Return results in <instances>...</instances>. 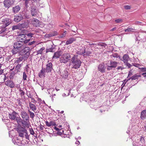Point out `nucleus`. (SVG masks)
<instances>
[{
	"label": "nucleus",
	"mask_w": 146,
	"mask_h": 146,
	"mask_svg": "<svg viewBox=\"0 0 146 146\" xmlns=\"http://www.w3.org/2000/svg\"><path fill=\"white\" fill-rule=\"evenodd\" d=\"M10 20L8 18H5L2 21L0 24V35L3 36L7 34L9 31L7 30L5 27L11 23Z\"/></svg>",
	"instance_id": "1"
},
{
	"label": "nucleus",
	"mask_w": 146,
	"mask_h": 146,
	"mask_svg": "<svg viewBox=\"0 0 146 146\" xmlns=\"http://www.w3.org/2000/svg\"><path fill=\"white\" fill-rule=\"evenodd\" d=\"M25 44L21 42L18 41L16 42L13 44V48L11 52L13 54H16L17 53L20 52L24 47Z\"/></svg>",
	"instance_id": "2"
},
{
	"label": "nucleus",
	"mask_w": 146,
	"mask_h": 146,
	"mask_svg": "<svg viewBox=\"0 0 146 146\" xmlns=\"http://www.w3.org/2000/svg\"><path fill=\"white\" fill-rule=\"evenodd\" d=\"M78 55H74L71 59V63L72 64L73 68L78 69L81 66L82 62L81 60L77 58Z\"/></svg>",
	"instance_id": "3"
},
{
	"label": "nucleus",
	"mask_w": 146,
	"mask_h": 146,
	"mask_svg": "<svg viewBox=\"0 0 146 146\" xmlns=\"http://www.w3.org/2000/svg\"><path fill=\"white\" fill-rule=\"evenodd\" d=\"M21 116L22 118L26 127H29L30 126L29 121V114L25 111L21 110Z\"/></svg>",
	"instance_id": "4"
},
{
	"label": "nucleus",
	"mask_w": 146,
	"mask_h": 146,
	"mask_svg": "<svg viewBox=\"0 0 146 146\" xmlns=\"http://www.w3.org/2000/svg\"><path fill=\"white\" fill-rule=\"evenodd\" d=\"M70 54L69 52H65L63 54L60 58V63H66L70 60Z\"/></svg>",
	"instance_id": "5"
},
{
	"label": "nucleus",
	"mask_w": 146,
	"mask_h": 146,
	"mask_svg": "<svg viewBox=\"0 0 146 146\" xmlns=\"http://www.w3.org/2000/svg\"><path fill=\"white\" fill-rule=\"evenodd\" d=\"M118 62L113 61L112 60H110V65L108 66L107 70L108 71L112 70L113 68H115L117 67Z\"/></svg>",
	"instance_id": "6"
},
{
	"label": "nucleus",
	"mask_w": 146,
	"mask_h": 146,
	"mask_svg": "<svg viewBox=\"0 0 146 146\" xmlns=\"http://www.w3.org/2000/svg\"><path fill=\"white\" fill-rule=\"evenodd\" d=\"M30 40V39H27L26 36L25 35H23L19 37L18 41L22 42L23 44H25L27 43Z\"/></svg>",
	"instance_id": "7"
},
{
	"label": "nucleus",
	"mask_w": 146,
	"mask_h": 146,
	"mask_svg": "<svg viewBox=\"0 0 146 146\" xmlns=\"http://www.w3.org/2000/svg\"><path fill=\"white\" fill-rule=\"evenodd\" d=\"M45 70H46V72L47 73L50 72L53 70L52 64L51 62H49V61H48L47 63L46 64Z\"/></svg>",
	"instance_id": "8"
},
{
	"label": "nucleus",
	"mask_w": 146,
	"mask_h": 146,
	"mask_svg": "<svg viewBox=\"0 0 146 146\" xmlns=\"http://www.w3.org/2000/svg\"><path fill=\"white\" fill-rule=\"evenodd\" d=\"M10 110L11 111L10 113H9V118L12 120H15L16 118V116L17 115V113L13 111V110L11 109Z\"/></svg>",
	"instance_id": "9"
},
{
	"label": "nucleus",
	"mask_w": 146,
	"mask_h": 146,
	"mask_svg": "<svg viewBox=\"0 0 146 146\" xmlns=\"http://www.w3.org/2000/svg\"><path fill=\"white\" fill-rule=\"evenodd\" d=\"M5 84L11 88H13L15 86V83L11 80H8L5 82Z\"/></svg>",
	"instance_id": "10"
},
{
	"label": "nucleus",
	"mask_w": 146,
	"mask_h": 146,
	"mask_svg": "<svg viewBox=\"0 0 146 146\" xmlns=\"http://www.w3.org/2000/svg\"><path fill=\"white\" fill-rule=\"evenodd\" d=\"M28 58V55L24 54L21 55L19 58H17V60H16V61L17 63H19L22 61H25Z\"/></svg>",
	"instance_id": "11"
},
{
	"label": "nucleus",
	"mask_w": 146,
	"mask_h": 146,
	"mask_svg": "<svg viewBox=\"0 0 146 146\" xmlns=\"http://www.w3.org/2000/svg\"><path fill=\"white\" fill-rule=\"evenodd\" d=\"M17 131L19 133V136L20 137H23L24 134L27 131L24 128L21 127L19 128L18 129Z\"/></svg>",
	"instance_id": "12"
},
{
	"label": "nucleus",
	"mask_w": 146,
	"mask_h": 146,
	"mask_svg": "<svg viewBox=\"0 0 146 146\" xmlns=\"http://www.w3.org/2000/svg\"><path fill=\"white\" fill-rule=\"evenodd\" d=\"M106 67L103 63L100 64L98 66V69L99 71L102 73L105 72Z\"/></svg>",
	"instance_id": "13"
},
{
	"label": "nucleus",
	"mask_w": 146,
	"mask_h": 146,
	"mask_svg": "<svg viewBox=\"0 0 146 146\" xmlns=\"http://www.w3.org/2000/svg\"><path fill=\"white\" fill-rule=\"evenodd\" d=\"M30 50V48L28 47H26L25 45L24 46V47L23 49L21 50L22 52L24 53H25L24 54H26L27 55H28V57L29 56V51Z\"/></svg>",
	"instance_id": "14"
},
{
	"label": "nucleus",
	"mask_w": 146,
	"mask_h": 146,
	"mask_svg": "<svg viewBox=\"0 0 146 146\" xmlns=\"http://www.w3.org/2000/svg\"><path fill=\"white\" fill-rule=\"evenodd\" d=\"M3 3L5 7L7 9L9 8L13 4L10 0H5Z\"/></svg>",
	"instance_id": "15"
},
{
	"label": "nucleus",
	"mask_w": 146,
	"mask_h": 146,
	"mask_svg": "<svg viewBox=\"0 0 146 146\" xmlns=\"http://www.w3.org/2000/svg\"><path fill=\"white\" fill-rule=\"evenodd\" d=\"M129 58L128 55L127 54H125L123 55L122 58H120V60L123 61L124 63H127L128 60H129Z\"/></svg>",
	"instance_id": "16"
},
{
	"label": "nucleus",
	"mask_w": 146,
	"mask_h": 146,
	"mask_svg": "<svg viewBox=\"0 0 146 146\" xmlns=\"http://www.w3.org/2000/svg\"><path fill=\"white\" fill-rule=\"evenodd\" d=\"M68 70V69H65L60 74L61 76H62L64 78L67 79L68 77L69 73Z\"/></svg>",
	"instance_id": "17"
},
{
	"label": "nucleus",
	"mask_w": 146,
	"mask_h": 146,
	"mask_svg": "<svg viewBox=\"0 0 146 146\" xmlns=\"http://www.w3.org/2000/svg\"><path fill=\"white\" fill-rule=\"evenodd\" d=\"M23 17L21 14H19L18 15L15 16L14 17V21L17 22H18L22 20Z\"/></svg>",
	"instance_id": "18"
},
{
	"label": "nucleus",
	"mask_w": 146,
	"mask_h": 146,
	"mask_svg": "<svg viewBox=\"0 0 146 146\" xmlns=\"http://www.w3.org/2000/svg\"><path fill=\"white\" fill-rule=\"evenodd\" d=\"M40 21L37 19H34L32 21V23L34 26L38 27L39 26Z\"/></svg>",
	"instance_id": "19"
},
{
	"label": "nucleus",
	"mask_w": 146,
	"mask_h": 146,
	"mask_svg": "<svg viewBox=\"0 0 146 146\" xmlns=\"http://www.w3.org/2000/svg\"><path fill=\"white\" fill-rule=\"evenodd\" d=\"M46 72V70L45 68L42 67L41 70L38 74V76L40 78H42L43 76L44 77L45 73Z\"/></svg>",
	"instance_id": "20"
},
{
	"label": "nucleus",
	"mask_w": 146,
	"mask_h": 146,
	"mask_svg": "<svg viewBox=\"0 0 146 146\" xmlns=\"http://www.w3.org/2000/svg\"><path fill=\"white\" fill-rule=\"evenodd\" d=\"M31 14L33 16H35L37 14V9L35 7L31 8Z\"/></svg>",
	"instance_id": "21"
},
{
	"label": "nucleus",
	"mask_w": 146,
	"mask_h": 146,
	"mask_svg": "<svg viewBox=\"0 0 146 146\" xmlns=\"http://www.w3.org/2000/svg\"><path fill=\"white\" fill-rule=\"evenodd\" d=\"M20 9V7L19 5L13 7V11L14 13H16L19 11Z\"/></svg>",
	"instance_id": "22"
},
{
	"label": "nucleus",
	"mask_w": 146,
	"mask_h": 146,
	"mask_svg": "<svg viewBox=\"0 0 146 146\" xmlns=\"http://www.w3.org/2000/svg\"><path fill=\"white\" fill-rule=\"evenodd\" d=\"M110 56H111L112 60H115V58H118L119 59H120V56L117 53L113 54Z\"/></svg>",
	"instance_id": "23"
},
{
	"label": "nucleus",
	"mask_w": 146,
	"mask_h": 146,
	"mask_svg": "<svg viewBox=\"0 0 146 146\" xmlns=\"http://www.w3.org/2000/svg\"><path fill=\"white\" fill-rule=\"evenodd\" d=\"M137 141L139 143V145L140 146H143L145 143L144 139L143 138H140V140L137 139Z\"/></svg>",
	"instance_id": "24"
},
{
	"label": "nucleus",
	"mask_w": 146,
	"mask_h": 146,
	"mask_svg": "<svg viewBox=\"0 0 146 146\" xmlns=\"http://www.w3.org/2000/svg\"><path fill=\"white\" fill-rule=\"evenodd\" d=\"M146 117V110H144L141 113L140 118L143 120Z\"/></svg>",
	"instance_id": "25"
},
{
	"label": "nucleus",
	"mask_w": 146,
	"mask_h": 146,
	"mask_svg": "<svg viewBox=\"0 0 146 146\" xmlns=\"http://www.w3.org/2000/svg\"><path fill=\"white\" fill-rule=\"evenodd\" d=\"M141 76L140 75H137V74H135L131 77L129 80L131 79L132 80H136L137 79L139 78H140Z\"/></svg>",
	"instance_id": "26"
},
{
	"label": "nucleus",
	"mask_w": 146,
	"mask_h": 146,
	"mask_svg": "<svg viewBox=\"0 0 146 146\" xmlns=\"http://www.w3.org/2000/svg\"><path fill=\"white\" fill-rule=\"evenodd\" d=\"M28 23L27 22H25L24 23L19 25L20 28H24L27 27L28 26Z\"/></svg>",
	"instance_id": "27"
},
{
	"label": "nucleus",
	"mask_w": 146,
	"mask_h": 146,
	"mask_svg": "<svg viewBox=\"0 0 146 146\" xmlns=\"http://www.w3.org/2000/svg\"><path fill=\"white\" fill-rule=\"evenodd\" d=\"M61 54L59 52H56L54 53V55L52 57V59H56L58 58L60 56Z\"/></svg>",
	"instance_id": "28"
},
{
	"label": "nucleus",
	"mask_w": 146,
	"mask_h": 146,
	"mask_svg": "<svg viewBox=\"0 0 146 146\" xmlns=\"http://www.w3.org/2000/svg\"><path fill=\"white\" fill-rule=\"evenodd\" d=\"M46 124L48 126H50L51 125L54 126L56 125L55 122L54 121H51L49 122L48 121L45 122Z\"/></svg>",
	"instance_id": "29"
},
{
	"label": "nucleus",
	"mask_w": 146,
	"mask_h": 146,
	"mask_svg": "<svg viewBox=\"0 0 146 146\" xmlns=\"http://www.w3.org/2000/svg\"><path fill=\"white\" fill-rule=\"evenodd\" d=\"M74 41L75 39L74 38H71L66 41L65 44L66 45H68L69 44H72Z\"/></svg>",
	"instance_id": "30"
},
{
	"label": "nucleus",
	"mask_w": 146,
	"mask_h": 146,
	"mask_svg": "<svg viewBox=\"0 0 146 146\" xmlns=\"http://www.w3.org/2000/svg\"><path fill=\"white\" fill-rule=\"evenodd\" d=\"M29 106L30 108L34 111H35L36 110V106L33 104L30 103L29 104Z\"/></svg>",
	"instance_id": "31"
},
{
	"label": "nucleus",
	"mask_w": 146,
	"mask_h": 146,
	"mask_svg": "<svg viewBox=\"0 0 146 146\" xmlns=\"http://www.w3.org/2000/svg\"><path fill=\"white\" fill-rule=\"evenodd\" d=\"M15 73L14 71H12L9 75L8 77L10 79H12L15 75Z\"/></svg>",
	"instance_id": "32"
},
{
	"label": "nucleus",
	"mask_w": 146,
	"mask_h": 146,
	"mask_svg": "<svg viewBox=\"0 0 146 146\" xmlns=\"http://www.w3.org/2000/svg\"><path fill=\"white\" fill-rule=\"evenodd\" d=\"M45 47H43L41 48L38 50L37 51V54L38 55V54H42V52L44 50H45Z\"/></svg>",
	"instance_id": "33"
},
{
	"label": "nucleus",
	"mask_w": 146,
	"mask_h": 146,
	"mask_svg": "<svg viewBox=\"0 0 146 146\" xmlns=\"http://www.w3.org/2000/svg\"><path fill=\"white\" fill-rule=\"evenodd\" d=\"M27 75L26 73L24 72L23 73V80H27Z\"/></svg>",
	"instance_id": "34"
},
{
	"label": "nucleus",
	"mask_w": 146,
	"mask_h": 146,
	"mask_svg": "<svg viewBox=\"0 0 146 146\" xmlns=\"http://www.w3.org/2000/svg\"><path fill=\"white\" fill-rule=\"evenodd\" d=\"M20 28L19 25H14L12 27V30L14 31L15 30L17 29H19Z\"/></svg>",
	"instance_id": "35"
},
{
	"label": "nucleus",
	"mask_w": 146,
	"mask_h": 146,
	"mask_svg": "<svg viewBox=\"0 0 146 146\" xmlns=\"http://www.w3.org/2000/svg\"><path fill=\"white\" fill-rule=\"evenodd\" d=\"M135 29L133 28H128L127 29H125L124 30V31L125 32H133V31Z\"/></svg>",
	"instance_id": "36"
},
{
	"label": "nucleus",
	"mask_w": 146,
	"mask_h": 146,
	"mask_svg": "<svg viewBox=\"0 0 146 146\" xmlns=\"http://www.w3.org/2000/svg\"><path fill=\"white\" fill-rule=\"evenodd\" d=\"M54 48L52 46L51 48L47 49L46 50V52L48 53V52H53Z\"/></svg>",
	"instance_id": "37"
},
{
	"label": "nucleus",
	"mask_w": 146,
	"mask_h": 146,
	"mask_svg": "<svg viewBox=\"0 0 146 146\" xmlns=\"http://www.w3.org/2000/svg\"><path fill=\"white\" fill-rule=\"evenodd\" d=\"M91 52L90 51H85V52L84 53V56H89L91 54Z\"/></svg>",
	"instance_id": "38"
},
{
	"label": "nucleus",
	"mask_w": 146,
	"mask_h": 146,
	"mask_svg": "<svg viewBox=\"0 0 146 146\" xmlns=\"http://www.w3.org/2000/svg\"><path fill=\"white\" fill-rule=\"evenodd\" d=\"M19 91L20 92V94L22 98L23 97H24V95L25 94V93L23 91V90H21V89H20L19 90Z\"/></svg>",
	"instance_id": "39"
},
{
	"label": "nucleus",
	"mask_w": 146,
	"mask_h": 146,
	"mask_svg": "<svg viewBox=\"0 0 146 146\" xmlns=\"http://www.w3.org/2000/svg\"><path fill=\"white\" fill-rule=\"evenodd\" d=\"M21 66V64H18L15 67V70H17V72L18 71V70L20 69Z\"/></svg>",
	"instance_id": "40"
},
{
	"label": "nucleus",
	"mask_w": 146,
	"mask_h": 146,
	"mask_svg": "<svg viewBox=\"0 0 146 146\" xmlns=\"http://www.w3.org/2000/svg\"><path fill=\"white\" fill-rule=\"evenodd\" d=\"M29 112L31 118H33L35 116L34 113L33 112H31L29 111Z\"/></svg>",
	"instance_id": "41"
},
{
	"label": "nucleus",
	"mask_w": 146,
	"mask_h": 146,
	"mask_svg": "<svg viewBox=\"0 0 146 146\" xmlns=\"http://www.w3.org/2000/svg\"><path fill=\"white\" fill-rule=\"evenodd\" d=\"M85 49L82 51H78L76 53L77 54L79 55H82L84 54L85 52Z\"/></svg>",
	"instance_id": "42"
},
{
	"label": "nucleus",
	"mask_w": 146,
	"mask_h": 146,
	"mask_svg": "<svg viewBox=\"0 0 146 146\" xmlns=\"http://www.w3.org/2000/svg\"><path fill=\"white\" fill-rule=\"evenodd\" d=\"M115 22L117 23H121L123 22V20L121 19H118L115 20Z\"/></svg>",
	"instance_id": "43"
},
{
	"label": "nucleus",
	"mask_w": 146,
	"mask_h": 146,
	"mask_svg": "<svg viewBox=\"0 0 146 146\" xmlns=\"http://www.w3.org/2000/svg\"><path fill=\"white\" fill-rule=\"evenodd\" d=\"M133 145V146H138L139 145V143L137 141V142L136 141H134Z\"/></svg>",
	"instance_id": "44"
},
{
	"label": "nucleus",
	"mask_w": 146,
	"mask_h": 146,
	"mask_svg": "<svg viewBox=\"0 0 146 146\" xmlns=\"http://www.w3.org/2000/svg\"><path fill=\"white\" fill-rule=\"evenodd\" d=\"M25 1V6L27 7H28V4H29V2L30 1V0H23Z\"/></svg>",
	"instance_id": "45"
},
{
	"label": "nucleus",
	"mask_w": 146,
	"mask_h": 146,
	"mask_svg": "<svg viewBox=\"0 0 146 146\" xmlns=\"http://www.w3.org/2000/svg\"><path fill=\"white\" fill-rule=\"evenodd\" d=\"M124 8L126 10L130 9H131V6L130 5H126L124 6Z\"/></svg>",
	"instance_id": "46"
},
{
	"label": "nucleus",
	"mask_w": 146,
	"mask_h": 146,
	"mask_svg": "<svg viewBox=\"0 0 146 146\" xmlns=\"http://www.w3.org/2000/svg\"><path fill=\"white\" fill-rule=\"evenodd\" d=\"M17 103L19 106H21L22 105V102L21 101V99H19L17 100Z\"/></svg>",
	"instance_id": "47"
},
{
	"label": "nucleus",
	"mask_w": 146,
	"mask_h": 146,
	"mask_svg": "<svg viewBox=\"0 0 146 146\" xmlns=\"http://www.w3.org/2000/svg\"><path fill=\"white\" fill-rule=\"evenodd\" d=\"M125 65L128 68H129L131 67L132 65L131 64H130L128 63V62L127 63H125Z\"/></svg>",
	"instance_id": "48"
},
{
	"label": "nucleus",
	"mask_w": 146,
	"mask_h": 146,
	"mask_svg": "<svg viewBox=\"0 0 146 146\" xmlns=\"http://www.w3.org/2000/svg\"><path fill=\"white\" fill-rule=\"evenodd\" d=\"M60 131H58L57 134L60 135H61L62 134V133L64 132V131L63 130H62L61 129H60Z\"/></svg>",
	"instance_id": "49"
},
{
	"label": "nucleus",
	"mask_w": 146,
	"mask_h": 146,
	"mask_svg": "<svg viewBox=\"0 0 146 146\" xmlns=\"http://www.w3.org/2000/svg\"><path fill=\"white\" fill-rule=\"evenodd\" d=\"M29 131L31 134L33 135L34 134L35 132L32 129L29 128Z\"/></svg>",
	"instance_id": "50"
},
{
	"label": "nucleus",
	"mask_w": 146,
	"mask_h": 146,
	"mask_svg": "<svg viewBox=\"0 0 146 146\" xmlns=\"http://www.w3.org/2000/svg\"><path fill=\"white\" fill-rule=\"evenodd\" d=\"M66 31H65L63 33L60 35V37L62 38L65 36L66 35Z\"/></svg>",
	"instance_id": "51"
},
{
	"label": "nucleus",
	"mask_w": 146,
	"mask_h": 146,
	"mask_svg": "<svg viewBox=\"0 0 146 146\" xmlns=\"http://www.w3.org/2000/svg\"><path fill=\"white\" fill-rule=\"evenodd\" d=\"M27 96H28V97H29L30 98H31L32 99H33V98L32 96L31 95V94H30L29 92V94H28V92H27Z\"/></svg>",
	"instance_id": "52"
},
{
	"label": "nucleus",
	"mask_w": 146,
	"mask_h": 146,
	"mask_svg": "<svg viewBox=\"0 0 146 146\" xmlns=\"http://www.w3.org/2000/svg\"><path fill=\"white\" fill-rule=\"evenodd\" d=\"M25 137L26 138V139H28V140H29V137L30 136V135H29L28 134V133L26 132H25Z\"/></svg>",
	"instance_id": "53"
},
{
	"label": "nucleus",
	"mask_w": 146,
	"mask_h": 146,
	"mask_svg": "<svg viewBox=\"0 0 146 146\" xmlns=\"http://www.w3.org/2000/svg\"><path fill=\"white\" fill-rule=\"evenodd\" d=\"M33 35L34 34L31 33H28L27 35V36L30 37L31 38L32 37Z\"/></svg>",
	"instance_id": "54"
},
{
	"label": "nucleus",
	"mask_w": 146,
	"mask_h": 146,
	"mask_svg": "<svg viewBox=\"0 0 146 146\" xmlns=\"http://www.w3.org/2000/svg\"><path fill=\"white\" fill-rule=\"evenodd\" d=\"M16 121L18 123H19L20 122H22L23 121L22 119L20 118H16Z\"/></svg>",
	"instance_id": "55"
},
{
	"label": "nucleus",
	"mask_w": 146,
	"mask_h": 146,
	"mask_svg": "<svg viewBox=\"0 0 146 146\" xmlns=\"http://www.w3.org/2000/svg\"><path fill=\"white\" fill-rule=\"evenodd\" d=\"M53 90H54L53 89L50 88H49L47 90V93L49 94H50V92H51V91L52 92V91H53Z\"/></svg>",
	"instance_id": "56"
},
{
	"label": "nucleus",
	"mask_w": 146,
	"mask_h": 146,
	"mask_svg": "<svg viewBox=\"0 0 146 146\" xmlns=\"http://www.w3.org/2000/svg\"><path fill=\"white\" fill-rule=\"evenodd\" d=\"M35 42L34 41H33L31 42H29L27 43H28V45H31L33 44H34L35 43Z\"/></svg>",
	"instance_id": "57"
},
{
	"label": "nucleus",
	"mask_w": 146,
	"mask_h": 146,
	"mask_svg": "<svg viewBox=\"0 0 146 146\" xmlns=\"http://www.w3.org/2000/svg\"><path fill=\"white\" fill-rule=\"evenodd\" d=\"M54 33H55L54 34H48L49 36H50V37H51V36H55V35H57V33L56 31H55V32H54Z\"/></svg>",
	"instance_id": "58"
},
{
	"label": "nucleus",
	"mask_w": 146,
	"mask_h": 146,
	"mask_svg": "<svg viewBox=\"0 0 146 146\" xmlns=\"http://www.w3.org/2000/svg\"><path fill=\"white\" fill-rule=\"evenodd\" d=\"M132 65L136 67H138L140 65L139 64H137V63H132Z\"/></svg>",
	"instance_id": "59"
},
{
	"label": "nucleus",
	"mask_w": 146,
	"mask_h": 146,
	"mask_svg": "<svg viewBox=\"0 0 146 146\" xmlns=\"http://www.w3.org/2000/svg\"><path fill=\"white\" fill-rule=\"evenodd\" d=\"M141 70L142 72H146V68H141Z\"/></svg>",
	"instance_id": "60"
},
{
	"label": "nucleus",
	"mask_w": 146,
	"mask_h": 146,
	"mask_svg": "<svg viewBox=\"0 0 146 146\" xmlns=\"http://www.w3.org/2000/svg\"><path fill=\"white\" fill-rule=\"evenodd\" d=\"M141 23H142L141 22H139V21H136L135 23V24H136V25H140Z\"/></svg>",
	"instance_id": "61"
},
{
	"label": "nucleus",
	"mask_w": 146,
	"mask_h": 146,
	"mask_svg": "<svg viewBox=\"0 0 146 146\" xmlns=\"http://www.w3.org/2000/svg\"><path fill=\"white\" fill-rule=\"evenodd\" d=\"M124 68H123V67L121 66H120L118 67L117 68V69L118 70H120V69H121V70H122Z\"/></svg>",
	"instance_id": "62"
},
{
	"label": "nucleus",
	"mask_w": 146,
	"mask_h": 146,
	"mask_svg": "<svg viewBox=\"0 0 146 146\" xmlns=\"http://www.w3.org/2000/svg\"><path fill=\"white\" fill-rule=\"evenodd\" d=\"M98 45L102 46H104V43H99Z\"/></svg>",
	"instance_id": "63"
},
{
	"label": "nucleus",
	"mask_w": 146,
	"mask_h": 146,
	"mask_svg": "<svg viewBox=\"0 0 146 146\" xmlns=\"http://www.w3.org/2000/svg\"><path fill=\"white\" fill-rule=\"evenodd\" d=\"M143 47L146 49V42H144L143 45Z\"/></svg>",
	"instance_id": "64"
}]
</instances>
